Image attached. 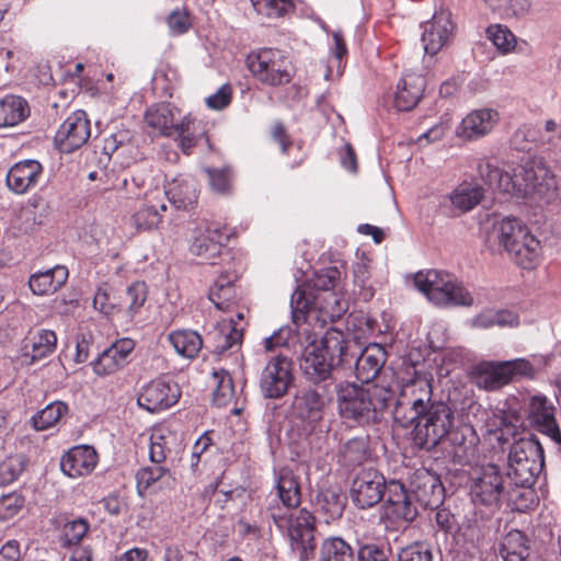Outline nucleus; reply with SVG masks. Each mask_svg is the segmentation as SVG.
I'll list each match as a JSON object with an SVG mask.
<instances>
[{"mask_svg": "<svg viewBox=\"0 0 561 561\" xmlns=\"http://www.w3.org/2000/svg\"><path fill=\"white\" fill-rule=\"evenodd\" d=\"M393 416L402 427L412 426L413 445L426 451L435 449L455 426V411L448 402L433 399L432 383L426 378L403 386Z\"/></svg>", "mask_w": 561, "mask_h": 561, "instance_id": "nucleus-1", "label": "nucleus"}, {"mask_svg": "<svg viewBox=\"0 0 561 561\" xmlns=\"http://www.w3.org/2000/svg\"><path fill=\"white\" fill-rule=\"evenodd\" d=\"M299 339L306 343L299 362L305 379L314 386H333L335 367L350 363L344 332L330 328L320 340L316 332L304 333Z\"/></svg>", "mask_w": 561, "mask_h": 561, "instance_id": "nucleus-2", "label": "nucleus"}, {"mask_svg": "<svg viewBox=\"0 0 561 561\" xmlns=\"http://www.w3.org/2000/svg\"><path fill=\"white\" fill-rule=\"evenodd\" d=\"M393 399L390 389L378 385L358 386L346 382L337 388L340 415L360 426L381 422Z\"/></svg>", "mask_w": 561, "mask_h": 561, "instance_id": "nucleus-3", "label": "nucleus"}, {"mask_svg": "<svg viewBox=\"0 0 561 561\" xmlns=\"http://www.w3.org/2000/svg\"><path fill=\"white\" fill-rule=\"evenodd\" d=\"M291 319L298 336L311 332L310 327L323 329L327 323L341 319L347 310V302L336 291L307 293L297 287L290 299Z\"/></svg>", "mask_w": 561, "mask_h": 561, "instance_id": "nucleus-4", "label": "nucleus"}, {"mask_svg": "<svg viewBox=\"0 0 561 561\" xmlns=\"http://www.w3.org/2000/svg\"><path fill=\"white\" fill-rule=\"evenodd\" d=\"M479 169L484 183L491 188L516 197L542 194L549 187V171L541 162L527 161L513 168L512 172L503 171L489 162L481 164Z\"/></svg>", "mask_w": 561, "mask_h": 561, "instance_id": "nucleus-5", "label": "nucleus"}, {"mask_svg": "<svg viewBox=\"0 0 561 561\" xmlns=\"http://www.w3.org/2000/svg\"><path fill=\"white\" fill-rule=\"evenodd\" d=\"M503 247L517 265L533 268L539 259L540 242L516 218H504L493 225L489 241Z\"/></svg>", "mask_w": 561, "mask_h": 561, "instance_id": "nucleus-6", "label": "nucleus"}, {"mask_svg": "<svg viewBox=\"0 0 561 561\" xmlns=\"http://www.w3.org/2000/svg\"><path fill=\"white\" fill-rule=\"evenodd\" d=\"M266 511L276 527L287 533L291 548L299 553L301 561L313 556L316 518L311 512L307 508H301L296 513L285 511L276 502L270 503Z\"/></svg>", "mask_w": 561, "mask_h": 561, "instance_id": "nucleus-7", "label": "nucleus"}, {"mask_svg": "<svg viewBox=\"0 0 561 561\" xmlns=\"http://www.w3.org/2000/svg\"><path fill=\"white\" fill-rule=\"evenodd\" d=\"M507 479L517 486H533L545 467V454L535 435L514 442L508 453Z\"/></svg>", "mask_w": 561, "mask_h": 561, "instance_id": "nucleus-8", "label": "nucleus"}, {"mask_svg": "<svg viewBox=\"0 0 561 561\" xmlns=\"http://www.w3.org/2000/svg\"><path fill=\"white\" fill-rule=\"evenodd\" d=\"M415 287L437 306H471L470 293L451 274L430 270L414 276Z\"/></svg>", "mask_w": 561, "mask_h": 561, "instance_id": "nucleus-9", "label": "nucleus"}, {"mask_svg": "<svg viewBox=\"0 0 561 561\" xmlns=\"http://www.w3.org/2000/svg\"><path fill=\"white\" fill-rule=\"evenodd\" d=\"M472 374L479 388L494 391L519 378H534L535 368L525 358L504 362L483 360L473 367Z\"/></svg>", "mask_w": 561, "mask_h": 561, "instance_id": "nucleus-10", "label": "nucleus"}, {"mask_svg": "<svg viewBox=\"0 0 561 561\" xmlns=\"http://www.w3.org/2000/svg\"><path fill=\"white\" fill-rule=\"evenodd\" d=\"M510 480L499 466L488 463L482 466L478 477L470 486V494L474 503L485 506L499 507L507 493Z\"/></svg>", "mask_w": 561, "mask_h": 561, "instance_id": "nucleus-11", "label": "nucleus"}, {"mask_svg": "<svg viewBox=\"0 0 561 561\" xmlns=\"http://www.w3.org/2000/svg\"><path fill=\"white\" fill-rule=\"evenodd\" d=\"M284 62L278 51L271 48L252 53L247 58V66L251 73L259 81L271 87L284 85L291 81V73Z\"/></svg>", "mask_w": 561, "mask_h": 561, "instance_id": "nucleus-12", "label": "nucleus"}, {"mask_svg": "<svg viewBox=\"0 0 561 561\" xmlns=\"http://www.w3.org/2000/svg\"><path fill=\"white\" fill-rule=\"evenodd\" d=\"M181 398V389L172 379L162 376L144 385L138 393V405L157 413L173 407Z\"/></svg>", "mask_w": 561, "mask_h": 561, "instance_id": "nucleus-13", "label": "nucleus"}, {"mask_svg": "<svg viewBox=\"0 0 561 561\" xmlns=\"http://www.w3.org/2000/svg\"><path fill=\"white\" fill-rule=\"evenodd\" d=\"M330 388L312 383L301 387L293 399L291 408L294 414L309 423L320 422L330 402Z\"/></svg>", "mask_w": 561, "mask_h": 561, "instance_id": "nucleus-14", "label": "nucleus"}, {"mask_svg": "<svg viewBox=\"0 0 561 561\" xmlns=\"http://www.w3.org/2000/svg\"><path fill=\"white\" fill-rule=\"evenodd\" d=\"M386 478L378 470H360L351 486V497L355 506L366 510L377 505L386 493Z\"/></svg>", "mask_w": 561, "mask_h": 561, "instance_id": "nucleus-15", "label": "nucleus"}, {"mask_svg": "<svg viewBox=\"0 0 561 561\" xmlns=\"http://www.w3.org/2000/svg\"><path fill=\"white\" fill-rule=\"evenodd\" d=\"M294 382L293 363L285 356L271 359L260 378V389L264 398H283Z\"/></svg>", "mask_w": 561, "mask_h": 561, "instance_id": "nucleus-16", "label": "nucleus"}, {"mask_svg": "<svg viewBox=\"0 0 561 561\" xmlns=\"http://www.w3.org/2000/svg\"><path fill=\"white\" fill-rule=\"evenodd\" d=\"M410 492L424 508L436 510L445 499V488L440 478L431 470L421 467L409 476Z\"/></svg>", "mask_w": 561, "mask_h": 561, "instance_id": "nucleus-17", "label": "nucleus"}, {"mask_svg": "<svg viewBox=\"0 0 561 561\" xmlns=\"http://www.w3.org/2000/svg\"><path fill=\"white\" fill-rule=\"evenodd\" d=\"M91 136V124L84 111L72 112L59 126L54 137L59 151L70 153L81 148Z\"/></svg>", "mask_w": 561, "mask_h": 561, "instance_id": "nucleus-18", "label": "nucleus"}, {"mask_svg": "<svg viewBox=\"0 0 561 561\" xmlns=\"http://www.w3.org/2000/svg\"><path fill=\"white\" fill-rule=\"evenodd\" d=\"M99 455L93 446L78 445L66 451L60 459L64 474L76 479L89 476L96 467Z\"/></svg>", "mask_w": 561, "mask_h": 561, "instance_id": "nucleus-19", "label": "nucleus"}, {"mask_svg": "<svg viewBox=\"0 0 561 561\" xmlns=\"http://www.w3.org/2000/svg\"><path fill=\"white\" fill-rule=\"evenodd\" d=\"M134 348L135 342L131 339L116 341L91 363L93 371L101 377L118 371L128 363Z\"/></svg>", "mask_w": 561, "mask_h": 561, "instance_id": "nucleus-20", "label": "nucleus"}, {"mask_svg": "<svg viewBox=\"0 0 561 561\" xmlns=\"http://www.w3.org/2000/svg\"><path fill=\"white\" fill-rule=\"evenodd\" d=\"M423 28L424 51L428 55L437 54L448 42L454 31L450 13L447 11L436 12L431 21L424 23Z\"/></svg>", "mask_w": 561, "mask_h": 561, "instance_id": "nucleus-21", "label": "nucleus"}, {"mask_svg": "<svg viewBox=\"0 0 561 561\" xmlns=\"http://www.w3.org/2000/svg\"><path fill=\"white\" fill-rule=\"evenodd\" d=\"M499 118L497 111L493 108L473 110L462 118L456 135L463 140L479 139L491 133Z\"/></svg>", "mask_w": 561, "mask_h": 561, "instance_id": "nucleus-22", "label": "nucleus"}, {"mask_svg": "<svg viewBox=\"0 0 561 561\" xmlns=\"http://www.w3.org/2000/svg\"><path fill=\"white\" fill-rule=\"evenodd\" d=\"M554 407L546 397L534 396L529 403L531 420L539 431L550 437L556 444L561 445V431L554 417Z\"/></svg>", "mask_w": 561, "mask_h": 561, "instance_id": "nucleus-23", "label": "nucleus"}, {"mask_svg": "<svg viewBox=\"0 0 561 561\" xmlns=\"http://www.w3.org/2000/svg\"><path fill=\"white\" fill-rule=\"evenodd\" d=\"M387 360L386 350L380 344H369L360 353L355 362L356 378L366 386L378 376Z\"/></svg>", "mask_w": 561, "mask_h": 561, "instance_id": "nucleus-24", "label": "nucleus"}, {"mask_svg": "<svg viewBox=\"0 0 561 561\" xmlns=\"http://www.w3.org/2000/svg\"><path fill=\"white\" fill-rule=\"evenodd\" d=\"M426 80L422 75L409 72L398 82L393 104L399 111H411L421 101Z\"/></svg>", "mask_w": 561, "mask_h": 561, "instance_id": "nucleus-25", "label": "nucleus"}, {"mask_svg": "<svg viewBox=\"0 0 561 561\" xmlns=\"http://www.w3.org/2000/svg\"><path fill=\"white\" fill-rule=\"evenodd\" d=\"M43 173V167L37 160H24L15 163L7 174V185L18 194H23L34 187Z\"/></svg>", "mask_w": 561, "mask_h": 561, "instance_id": "nucleus-26", "label": "nucleus"}, {"mask_svg": "<svg viewBox=\"0 0 561 561\" xmlns=\"http://www.w3.org/2000/svg\"><path fill=\"white\" fill-rule=\"evenodd\" d=\"M68 276L69 273L66 266L56 265L32 274L28 279V287L34 295H51L66 284Z\"/></svg>", "mask_w": 561, "mask_h": 561, "instance_id": "nucleus-27", "label": "nucleus"}, {"mask_svg": "<svg viewBox=\"0 0 561 561\" xmlns=\"http://www.w3.org/2000/svg\"><path fill=\"white\" fill-rule=\"evenodd\" d=\"M225 240L227 237L219 228L208 227L194 239L191 252L215 264L213 260L221 255Z\"/></svg>", "mask_w": 561, "mask_h": 561, "instance_id": "nucleus-28", "label": "nucleus"}, {"mask_svg": "<svg viewBox=\"0 0 561 561\" xmlns=\"http://www.w3.org/2000/svg\"><path fill=\"white\" fill-rule=\"evenodd\" d=\"M346 502V495L339 488L322 489L316 497L317 512L329 524L342 517Z\"/></svg>", "mask_w": 561, "mask_h": 561, "instance_id": "nucleus-29", "label": "nucleus"}, {"mask_svg": "<svg viewBox=\"0 0 561 561\" xmlns=\"http://www.w3.org/2000/svg\"><path fill=\"white\" fill-rule=\"evenodd\" d=\"M236 272L226 271L220 273L214 285L209 288L208 298L219 310H227L237 300Z\"/></svg>", "mask_w": 561, "mask_h": 561, "instance_id": "nucleus-30", "label": "nucleus"}, {"mask_svg": "<svg viewBox=\"0 0 561 561\" xmlns=\"http://www.w3.org/2000/svg\"><path fill=\"white\" fill-rule=\"evenodd\" d=\"M277 499L285 511L297 508L301 503L299 478L289 469H282L276 480Z\"/></svg>", "mask_w": 561, "mask_h": 561, "instance_id": "nucleus-31", "label": "nucleus"}, {"mask_svg": "<svg viewBox=\"0 0 561 561\" xmlns=\"http://www.w3.org/2000/svg\"><path fill=\"white\" fill-rule=\"evenodd\" d=\"M164 195L178 209H186L196 204L198 194L193 179H175L168 183Z\"/></svg>", "mask_w": 561, "mask_h": 561, "instance_id": "nucleus-32", "label": "nucleus"}, {"mask_svg": "<svg viewBox=\"0 0 561 561\" xmlns=\"http://www.w3.org/2000/svg\"><path fill=\"white\" fill-rule=\"evenodd\" d=\"M30 106L20 95L8 94L0 100V128L13 127L30 116Z\"/></svg>", "mask_w": 561, "mask_h": 561, "instance_id": "nucleus-33", "label": "nucleus"}, {"mask_svg": "<svg viewBox=\"0 0 561 561\" xmlns=\"http://www.w3.org/2000/svg\"><path fill=\"white\" fill-rule=\"evenodd\" d=\"M167 210V205L161 199L154 202L149 196L146 197L145 202L135 211L131 217L133 224L138 231H149L158 226L162 221V213Z\"/></svg>", "mask_w": 561, "mask_h": 561, "instance_id": "nucleus-34", "label": "nucleus"}, {"mask_svg": "<svg viewBox=\"0 0 561 561\" xmlns=\"http://www.w3.org/2000/svg\"><path fill=\"white\" fill-rule=\"evenodd\" d=\"M499 553L503 561H526L529 557V545L526 535L513 529L503 537Z\"/></svg>", "mask_w": 561, "mask_h": 561, "instance_id": "nucleus-35", "label": "nucleus"}, {"mask_svg": "<svg viewBox=\"0 0 561 561\" xmlns=\"http://www.w3.org/2000/svg\"><path fill=\"white\" fill-rule=\"evenodd\" d=\"M145 122L157 135H172L174 127V115L170 104L158 103L150 106L146 111Z\"/></svg>", "mask_w": 561, "mask_h": 561, "instance_id": "nucleus-36", "label": "nucleus"}, {"mask_svg": "<svg viewBox=\"0 0 561 561\" xmlns=\"http://www.w3.org/2000/svg\"><path fill=\"white\" fill-rule=\"evenodd\" d=\"M26 340L27 344L25 348L31 344V352H27L26 355L31 356L32 363L49 356L55 352L57 346L56 333L47 329L31 331Z\"/></svg>", "mask_w": 561, "mask_h": 561, "instance_id": "nucleus-37", "label": "nucleus"}, {"mask_svg": "<svg viewBox=\"0 0 561 561\" xmlns=\"http://www.w3.org/2000/svg\"><path fill=\"white\" fill-rule=\"evenodd\" d=\"M368 457V436L353 437L345 442L340 450L341 461L347 467L362 465Z\"/></svg>", "mask_w": 561, "mask_h": 561, "instance_id": "nucleus-38", "label": "nucleus"}, {"mask_svg": "<svg viewBox=\"0 0 561 561\" xmlns=\"http://www.w3.org/2000/svg\"><path fill=\"white\" fill-rule=\"evenodd\" d=\"M169 341L180 355L187 358L196 357L203 346L202 336L191 330L175 331L169 335Z\"/></svg>", "mask_w": 561, "mask_h": 561, "instance_id": "nucleus-39", "label": "nucleus"}, {"mask_svg": "<svg viewBox=\"0 0 561 561\" xmlns=\"http://www.w3.org/2000/svg\"><path fill=\"white\" fill-rule=\"evenodd\" d=\"M320 561H354V551L348 542L341 537H329L323 540L319 552Z\"/></svg>", "mask_w": 561, "mask_h": 561, "instance_id": "nucleus-40", "label": "nucleus"}, {"mask_svg": "<svg viewBox=\"0 0 561 561\" xmlns=\"http://www.w3.org/2000/svg\"><path fill=\"white\" fill-rule=\"evenodd\" d=\"M147 300V286L145 283L136 282L127 287L117 304V312L125 311L134 318Z\"/></svg>", "mask_w": 561, "mask_h": 561, "instance_id": "nucleus-41", "label": "nucleus"}, {"mask_svg": "<svg viewBox=\"0 0 561 561\" xmlns=\"http://www.w3.org/2000/svg\"><path fill=\"white\" fill-rule=\"evenodd\" d=\"M211 380L214 403L218 407L227 405L234 397V385L231 375L225 369L214 370Z\"/></svg>", "mask_w": 561, "mask_h": 561, "instance_id": "nucleus-42", "label": "nucleus"}, {"mask_svg": "<svg viewBox=\"0 0 561 561\" xmlns=\"http://www.w3.org/2000/svg\"><path fill=\"white\" fill-rule=\"evenodd\" d=\"M483 188L479 185L462 184L450 195L451 204L461 211H469L482 199Z\"/></svg>", "mask_w": 561, "mask_h": 561, "instance_id": "nucleus-43", "label": "nucleus"}, {"mask_svg": "<svg viewBox=\"0 0 561 561\" xmlns=\"http://www.w3.org/2000/svg\"><path fill=\"white\" fill-rule=\"evenodd\" d=\"M68 412V405L61 401L49 403L32 417L33 427L36 431H45L56 425Z\"/></svg>", "mask_w": 561, "mask_h": 561, "instance_id": "nucleus-44", "label": "nucleus"}, {"mask_svg": "<svg viewBox=\"0 0 561 561\" xmlns=\"http://www.w3.org/2000/svg\"><path fill=\"white\" fill-rule=\"evenodd\" d=\"M340 279V270L336 266H329L317 271L309 283L302 287L307 293L334 291Z\"/></svg>", "mask_w": 561, "mask_h": 561, "instance_id": "nucleus-45", "label": "nucleus"}, {"mask_svg": "<svg viewBox=\"0 0 561 561\" xmlns=\"http://www.w3.org/2000/svg\"><path fill=\"white\" fill-rule=\"evenodd\" d=\"M492 12L503 19L522 18L531 7L530 0H484Z\"/></svg>", "mask_w": 561, "mask_h": 561, "instance_id": "nucleus-46", "label": "nucleus"}, {"mask_svg": "<svg viewBox=\"0 0 561 561\" xmlns=\"http://www.w3.org/2000/svg\"><path fill=\"white\" fill-rule=\"evenodd\" d=\"M411 494L408 499H403L389 507H385L383 516L393 524L411 523L417 516V508Z\"/></svg>", "mask_w": 561, "mask_h": 561, "instance_id": "nucleus-47", "label": "nucleus"}, {"mask_svg": "<svg viewBox=\"0 0 561 561\" xmlns=\"http://www.w3.org/2000/svg\"><path fill=\"white\" fill-rule=\"evenodd\" d=\"M533 495L534 491L531 486H517L513 481H510L507 493L503 501H505L513 511L525 512L533 503Z\"/></svg>", "mask_w": 561, "mask_h": 561, "instance_id": "nucleus-48", "label": "nucleus"}, {"mask_svg": "<svg viewBox=\"0 0 561 561\" xmlns=\"http://www.w3.org/2000/svg\"><path fill=\"white\" fill-rule=\"evenodd\" d=\"M27 466V457L23 454L7 457L0 463V485L14 482Z\"/></svg>", "mask_w": 561, "mask_h": 561, "instance_id": "nucleus-49", "label": "nucleus"}, {"mask_svg": "<svg viewBox=\"0 0 561 561\" xmlns=\"http://www.w3.org/2000/svg\"><path fill=\"white\" fill-rule=\"evenodd\" d=\"M257 14L280 18L295 10L293 0H250Z\"/></svg>", "mask_w": 561, "mask_h": 561, "instance_id": "nucleus-50", "label": "nucleus"}, {"mask_svg": "<svg viewBox=\"0 0 561 561\" xmlns=\"http://www.w3.org/2000/svg\"><path fill=\"white\" fill-rule=\"evenodd\" d=\"M243 331L238 329L237 324L231 320L229 323L224 324L218 333H216V351L224 353L242 342Z\"/></svg>", "mask_w": 561, "mask_h": 561, "instance_id": "nucleus-51", "label": "nucleus"}, {"mask_svg": "<svg viewBox=\"0 0 561 561\" xmlns=\"http://www.w3.org/2000/svg\"><path fill=\"white\" fill-rule=\"evenodd\" d=\"M488 38L502 53H510L516 46L515 35L501 24L490 25L486 28Z\"/></svg>", "mask_w": 561, "mask_h": 561, "instance_id": "nucleus-52", "label": "nucleus"}, {"mask_svg": "<svg viewBox=\"0 0 561 561\" xmlns=\"http://www.w3.org/2000/svg\"><path fill=\"white\" fill-rule=\"evenodd\" d=\"M391 548L386 542L360 543L357 550V561H389Z\"/></svg>", "mask_w": 561, "mask_h": 561, "instance_id": "nucleus-53", "label": "nucleus"}, {"mask_svg": "<svg viewBox=\"0 0 561 561\" xmlns=\"http://www.w3.org/2000/svg\"><path fill=\"white\" fill-rule=\"evenodd\" d=\"M90 524L85 518L79 517L68 520L62 527L65 545H78L88 534Z\"/></svg>", "mask_w": 561, "mask_h": 561, "instance_id": "nucleus-54", "label": "nucleus"}, {"mask_svg": "<svg viewBox=\"0 0 561 561\" xmlns=\"http://www.w3.org/2000/svg\"><path fill=\"white\" fill-rule=\"evenodd\" d=\"M397 561H433L431 548L421 542L402 548L397 556Z\"/></svg>", "mask_w": 561, "mask_h": 561, "instance_id": "nucleus-55", "label": "nucleus"}, {"mask_svg": "<svg viewBox=\"0 0 561 561\" xmlns=\"http://www.w3.org/2000/svg\"><path fill=\"white\" fill-rule=\"evenodd\" d=\"M24 505V497L10 493L0 497V519L7 520L15 516Z\"/></svg>", "mask_w": 561, "mask_h": 561, "instance_id": "nucleus-56", "label": "nucleus"}, {"mask_svg": "<svg viewBox=\"0 0 561 561\" xmlns=\"http://www.w3.org/2000/svg\"><path fill=\"white\" fill-rule=\"evenodd\" d=\"M211 188L226 194L231 188V174L229 169H206Z\"/></svg>", "mask_w": 561, "mask_h": 561, "instance_id": "nucleus-57", "label": "nucleus"}, {"mask_svg": "<svg viewBox=\"0 0 561 561\" xmlns=\"http://www.w3.org/2000/svg\"><path fill=\"white\" fill-rule=\"evenodd\" d=\"M168 470L159 465L145 467L137 471L136 479L138 488L148 489L153 483L163 478Z\"/></svg>", "mask_w": 561, "mask_h": 561, "instance_id": "nucleus-58", "label": "nucleus"}, {"mask_svg": "<svg viewBox=\"0 0 561 561\" xmlns=\"http://www.w3.org/2000/svg\"><path fill=\"white\" fill-rule=\"evenodd\" d=\"M232 101V87L229 83L221 85L216 93L206 99V104L211 110H224Z\"/></svg>", "mask_w": 561, "mask_h": 561, "instance_id": "nucleus-59", "label": "nucleus"}, {"mask_svg": "<svg viewBox=\"0 0 561 561\" xmlns=\"http://www.w3.org/2000/svg\"><path fill=\"white\" fill-rule=\"evenodd\" d=\"M354 283L362 289V295L365 299L373 297L374 293L370 287H367L369 279V266L365 261H360L353 266Z\"/></svg>", "mask_w": 561, "mask_h": 561, "instance_id": "nucleus-60", "label": "nucleus"}, {"mask_svg": "<svg viewBox=\"0 0 561 561\" xmlns=\"http://www.w3.org/2000/svg\"><path fill=\"white\" fill-rule=\"evenodd\" d=\"M387 500L383 504L385 507H389L403 499H408L411 495L410 489L407 490L404 484L399 480H390L386 483V493Z\"/></svg>", "mask_w": 561, "mask_h": 561, "instance_id": "nucleus-61", "label": "nucleus"}, {"mask_svg": "<svg viewBox=\"0 0 561 561\" xmlns=\"http://www.w3.org/2000/svg\"><path fill=\"white\" fill-rule=\"evenodd\" d=\"M168 25L173 34L181 35L191 28L192 22L187 11L174 10L168 16Z\"/></svg>", "mask_w": 561, "mask_h": 561, "instance_id": "nucleus-62", "label": "nucleus"}, {"mask_svg": "<svg viewBox=\"0 0 561 561\" xmlns=\"http://www.w3.org/2000/svg\"><path fill=\"white\" fill-rule=\"evenodd\" d=\"M149 457L153 463L160 465L167 459L170 449L167 447L165 437L162 435H151Z\"/></svg>", "mask_w": 561, "mask_h": 561, "instance_id": "nucleus-63", "label": "nucleus"}, {"mask_svg": "<svg viewBox=\"0 0 561 561\" xmlns=\"http://www.w3.org/2000/svg\"><path fill=\"white\" fill-rule=\"evenodd\" d=\"M333 42L334 45L332 47V55L334 59L332 62L336 64L337 69L340 70L342 59L347 55V47L346 43L343 36V33L341 31H335L333 34Z\"/></svg>", "mask_w": 561, "mask_h": 561, "instance_id": "nucleus-64", "label": "nucleus"}]
</instances>
